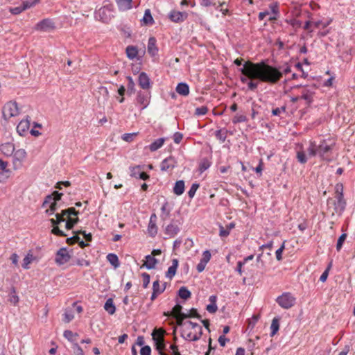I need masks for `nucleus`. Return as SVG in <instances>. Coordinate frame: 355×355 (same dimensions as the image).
<instances>
[{
  "mask_svg": "<svg viewBox=\"0 0 355 355\" xmlns=\"http://www.w3.org/2000/svg\"><path fill=\"white\" fill-rule=\"evenodd\" d=\"M240 71L242 73L240 77L241 83L246 84L249 90L255 91L259 83L276 84L282 78L284 73H290L291 69L288 64L284 67L282 71L278 68L268 64L263 61L259 62L247 61Z\"/></svg>",
  "mask_w": 355,
  "mask_h": 355,
  "instance_id": "obj_1",
  "label": "nucleus"
},
{
  "mask_svg": "<svg viewBox=\"0 0 355 355\" xmlns=\"http://www.w3.org/2000/svg\"><path fill=\"white\" fill-rule=\"evenodd\" d=\"M178 326L180 328L181 336L186 340H198L202 334V327L198 323L185 320Z\"/></svg>",
  "mask_w": 355,
  "mask_h": 355,
  "instance_id": "obj_2",
  "label": "nucleus"
},
{
  "mask_svg": "<svg viewBox=\"0 0 355 355\" xmlns=\"http://www.w3.org/2000/svg\"><path fill=\"white\" fill-rule=\"evenodd\" d=\"M78 214V211L73 207H71L62 210L61 214H56V218H51L50 221L53 225L66 221V229L71 230L78 221V218L76 217Z\"/></svg>",
  "mask_w": 355,
  "mask_h": 355,
  "instance_id": "obj_3",
  "label": "nucleus"
},
{
  "mask_svg": "<svg viewBox=\"0 0 355 355\" xmlns=\"http://www.w3.org/2000/svg\"><path fill=\"white\" fill-rule=\"evenodd\" d=\"M337 193L336 202L332 199L328 200V204L333 203L334 205V210L331 211L332 216L335 214H341L345 207V201L343 199V186L337 184L336 187Z\"/></svg>",
  "mask_w": 355,
  "mask_h": 355,
  "instance_id": "obj_4",
  "label": "nucleus"
},
{
  "mask_svg": "<svg viewBox=\"0 0 355 355\" xmlns=\"http://www.w3.org/2000/svg\"><path fill=\"white\" fill-rule=\"evenodd\" d=\"M318 145L315 141H311L309 146L306 148L307 155L303 150L297 152V159L301 164H305L307 162L308 157H312L318 155Z\"/></svg>",
  "mask_w": 355,
  "mask_h": 355,
  "instance_id": "obj_5",
  "label": "nucleus"
},
{
  "mask_svg": "<svg viewBox=\"0 0 355 355\" xmlns=\"http://www.w3.org/2000/svg\"><path fill=\"white\" fill-rule=\"evenodd\" d=\"M27 157V153L24 149H18L12 154V168L15 171L22 168L23 163Z\"/></svg>",
  "mask_w": 355,
  "mask_h": 355,
  "instance_id": "obj_6",
  "label": "nucleus"
},
{
  "mask_svg": "<svg viewBox=\"0 0 355 355\" xmlns=\"http://www.w3.org/2000/svg\"><path fill=\"white\" fill-rule=\"evenodd\" d=\"M3 116L8 120L19 114V107L16 102L9 101L4 105L2 110Z\"/></svg>",
  "mask_w": 355,
  "mask_h": 355,
  "instance_id": "obj_7",
  "label": "nucleus"
},
{
  "mask_svg": "<svg viewBox=\"0 0 355 355\" xmlns=\"http://www.w3.org/2000/svg\"><path fill=\"white\" fill-rule=\"evenodd\" d=\"M276 302L283 309H288L295 303V297L290 293H284L279 296Z\"/></svg>",
  "mask_w": 355,
  "mask_h": 355,
  "instance_id": "obj_8",
  "label": "nucleus"
},
{
  "mask_svg": "<svg viewBox=\"0 0 355 355\" xmlns=\"http://www.w3.org/2000/svg\"><path fill=\"white\" fill-rule=\"evenodd\" d=\"M71 258L67 250L64 248H60L56 253L55 255V263L59 265H63L67 263Z\"/></svg>",
  "mask_w": 355,
  "mask_h": 355,
  "instance_id": "obj_9",
  "label": "nucleus"
},
{
  "mask_svg": "<svg viewBox=\"0 0 355 355\" xmlns=\"http://www.w3.org/2000/svg\"><path fill=\"white\" fill-rule=\"evenodd\" d=\"M53 21L50 19H44L39 21L35 27V29L40 31H49L54 29Z\"/></svg>",
  "mask_w": 355,
  "mask_h": 355,
  "instance_id": "obj_10",
  "label": "nucleus"
},
{
  "mask_svg": "<svg viewBox=\"0 0 355 355\" xmlns=\"http://www.w3.org/2000/svg\"><path fill=\"white\" fill-rule=\"evenodd\" d=\"M182 306L180 304H176L171 311L170 315L174 317L176 320L177 324L185 321V313L182 312Z\"/></svg>",
  "mask_w": 355,
  "mask_h": 355,
  "instance_id": "obj_11",
  "label": "nucleus"
},
{
  "mask_svg": "<svg viewBox=\"0 0 355 355\" xmlns=\"http://www.w3.org/2000/svg\"><path fill=\"white\" fill-rule=\"evenodd\" d=\"M188 17V14L186 12H181L177 10H172L168 15L169 19L175 23L183 22Z\"/></svg>",
  "mask_w": 355,
  "mask_h": 355,
  "instance_id": "obj_12",
  "label": "nucleus"
},
{
  "mask_svg": "<svg viewBox=\"0 0 355 355\" xmlns=\"http://www.w3.org/2000/svg\"><path fill=\"white\" fill-rule=\"evenodd\" d=\"M48 205L49 207L46 209V213L49 215L53 214L57 209V203L54 201L52 196H48L43 202L44 207H46Z\"/></svg>",
  "mask_w": 355,
  "mask_h": 355,
  "instance_id": "obj_13",
  "label": "nucleus"
},
{
  "mask_svg": "<svg viewBox=\"0 0 355 355\" xmlns=\"http://www.w3.org/2000/svg\"><path fill=\"white\" fill-rule=\"evenodd\" d=\"M137 103L140 105L141 110L148 107L150 101V94L139 92L137 96Z\"/></svg>",
  "mask_w": 355,
  "mask_h": 355,
  "instance_id": "obj_14",
  "label": "nucleus"
},
{
  "mask_svg": "<svg viewBox=\"0 0 355 355\" xmlns=\"http://www.w3.org/2000/svg\"><path fill=\"white\" fill-rule=\"evenodd\" d=\"M177 162L173 157H168L164 159L160 165V168L162 171H167L174 168L176 166Z\"/></svg>",
  "mask_w": 355,
  "mask_h": 355,
  "instance_id": "obj_15",
  "label": "nucleus"
},
{
  "mask_svg": "<svg viewBox=\"0 0 355 355\" xmlns=\"http://www.w3.org/2000/svg\"><path fill=\"white\" fill-rule=\"evenodd\" d=\"M318 155L322 159L329 160V153L331 151V147L322 142L321 144L318 145Z\"/></svg>",
  "mask_w": 355,
  "mask_h": 355,
  "instance_id": "obj_16",
  "label": "nucleus"
},
{
  "mask_svg": "<svg viewBox=\"0 0 355 355\" xmlns=\"http://www.w3.org/2000/svg\"><path fill=\"white\" fill-rule=\"evenodd\" d=\"M138 83H139V85L143 89H148L151 87L150 80L148 76L144 72H141L139 75Z\"/></svg>",
  "mask_w": 355,
  "mask_h": 355,
  "instance_id": "obj_17",
  "label": "nucleus"
},
{
  "mask_svg": "<svg viewBox=\"0 0 355 355\" xmlns=\"http://www.w3.org/2000/svg\"><path fill=\"white\" fill-rule=\"evenodd\" d=\"M30 121L28 119L21 120L17 126V132L19 135H25L29 130Z\"/></svg>",
  "mask_w": 355,
  "mask_h": 355,
  "instance_id": "obj_18",
  "label": "nucleus"
},
{
  "mask_svg": "<svg viewBox=\"0 0 355 355\" xmlns=\"http://www.w3.org/2000/svg\"><path fill=\"white\" fill-rule=\"evenodd\" d=\"M0 151L6 156H11L15 152V146L10 142L3 144L0 146Z\"/></svg>",
  "mask_w": 355,
  "mask_h": 355,
  "instance_id": "obj_19",
  "label": "nucleus"
},
{
  "mask_svg": "<svg viewBox=\"0 0 355 355\" xmlns=\"http://www.w3.org/2000/svg\"><path fill=\"white\" fill-rule=\"evenodd\" d=\"M156 39L153 37H151L148 40V52L152 56H155L157 54L158 49L156 44Z\"/></svg>",
  "mask_w": 355,
  "mask_h": 355,
  "instance_id": "obj_20",
  "label": "nucleus"
},
{
  "mask_svg": "<svg viewBox=\"0 0 355 355\" xmlns=\"http://www.w3.org/2000/svg\"><path fill=\"white\" fill-rule=\"evenodd\" d=\"M176 92L184 96H187L189 94V87L185 83H180L178 84L175 88Z\"/></svg>",
  "mask_w": 355,
  "mask_h": 355,
  "instance_id": "obj_21",
  "label": "nucleus"
},
{
  "mask_svg": "<svg viewBox=\"0 0 355 355\" xmlns=\"http://www.w3.org/2000/svg\"><path fill=\"white\" fill-rule=\"evenodd\" d=\"M120 10L125 11L132 8V0H115Z\"/></svg>",
  "mask_w": 355,
  "mask_h": 355,
  "instance_id": "obj_22",
  "label": "nucleus"
},
{
  "mask_svg": "<svg viewBox=\"0 0 355 355\" xmlns=\"http://www.w3.org/2000/svg\"><path fill=\"white\" fill-rule=\"evenodd\" d=\"M178 266V261L175 259L172 261V265L168 268L167 272H166V277L168 279H172L175 273Z\"/></svg>",
  "mask_w": 355,
  "mask_h": 355,
  "instance_id": "obj_23",
  "label": "nucleus"
},
{
  "mask_svg": "<svg viewBox=\"0 0 355 355\" xmlns=\"http://www.w3.org/2000/svg\"><path fill=\"white\" fill-rule=\"evenodd\" d=\"M145 259L144 266L148 270L154 268L157 263V260L150 254L146 256Z\"/></svg>",
  "mask_w": 355,
  "mask_h": 355,
  "instance_id": "obj_24",
  "label": "nucleus"
},
{
  "mask_svg": "<svg viewBox=\"0 0 355 355\" xmlns=\"http://www.w3.org/2000/svg\"><path fill=\"white\" fill-rule=\"evenodd\" d=\"M185 185L183 180H178L175 183L173 193L177 196H180L184 192Z\"/></svg>",
  "mask_w": 355,
  "mask_h": 355,
  "instance_id": "obj_25",
  "label": "nucleus"
},
{
  "mask_svg": "<svg viewBox=\"0 0 355 355\" xmlns=\"http://www.w3.org/2000/svg\"><path fill=\"white\" fill-rule=\"evenodd\" d=\"M104 309L110 315H113L115 313L116 307L112 298H109L106 300L104 304Z\"/></svg>",
  "mask_w": 355,
  "mask_h": 355,
  "instance_id": "obj_26",
  "label": "nucleus"
},
{
  "mask_svg": "<svg viewBox=\"0 0 355 355\" xmlns=\"http://www.w3.org/2000/svg\"><path fill=\"white\" fill-rule=\"evenodd\" d=\"M8 301L14 306L17 305L19 301V296L17 294L16 289L15 287H12L10 293L8 295Z\"/></svg>",
  "mask_w": 355,
  "mask_h": 355,
  "instance_id": "obj_27",
  "label": "nucleus"
},
{
  "mask_svg": "<svg viewBox=\"0 0 355 355\" xmlns=\"http://www.w3.org/2000/svg\"><path fill=\"white\" fill-rule=\"evenodd\" d=\"M180 231V228L177 225L175 224H169L166 227L165 232L169 236H175Z\"/></svg>",
  "mask_w": 355,
  "mask_h": 355,
  "instance_id": "obj_28",
  "label": "nucleus"
},
{
  "mask_svg": "<svg viewBox=\"0 0 355 355\" xmlns=\"http://www.w3.org/2000/svg\"><path fill=\"white\" fill-rule=\"evenodd\" d=\"M171 209L169 207L168 203L165 202L163 203L161 207V214L160 217L162 220L167 219L170 216Z\"/></svg>",
  "mask_w": 355,
  "mask_h": 355,
  "instance_id": "obj_29",
  "label": "nucleus"
},
{
  "mask_svg": "<svg viewBox=\"0 0 355 355\" xmlns=\"http://www.w3.org/2000/svg\"><path fill=\"white\" fill-rule=\"evenodd\" d=\"M141 22L144 25L153 24L154 23V19L151 15L150 9H146L145 10Z\"/></svg>",
  "mask_w": 355,
  "mask_h": 355,
  "instance_id": "obj_30",
  "label": "nucleus"
},
{
  "mask_svg": "<svg viewBox=\"0 0 355 355\" xmlns=\"http://www.w3.org/2000/svg\"><path fill=\"white\" fill-rule=\"evenodd\" d=\"M164 331L162 329H155L152 333L153 340L155 343L164 341Z\"/></svg>",
  "mask_w": 355,
  "mask_h": 355,
  "instance_id": "obj_31",
  "label": "nucleus"
},
{
  "mask_svg": "<svg viewBox=\"0 0 355 355\" xmlns=\"http://www.w3.org/2000/svg\"><path fill=\"white\" fill-rule=\"evenodd\" d=\"M107 259L114 268H117L120 265L117 255L114 253L108 254L107 255Z\"/></svg>",
  "mask_w": 355,
  "mask_h": 355,
  "instance_id": "obj_32",
  "label": "nucleus"
},
{
  "mask_svg": "<svg viewBox=\"0 0 355 355\" xmlns=\"http://www.w3.org/2000/svg\"><path fill=\"white\" fill-rule=\"evenodd\" d=\"M313 98V92L309 89H304L300 98L304 99L307 104L311 103Z\"/></svg>",
  "mask_w": 355,
  "mask_h": 355,
  "instance_id": "obj_33",
  "label": "nucleus"
},
{
  "mask_svg": "<svg viewBox=\"0 0 355 355\" xmlns=\"http://www.w3.org/2000/svg\"><path fill=\"white\" fill-rule=\"evenodd\" d=\"M164 143V138H159L154 141L150 146L149 149L150 151L154 152L160 148Z\"/></svg>",
  "mask_w": 355,
  "mask_h": 355,
  "instance_id": "obj_34",
  "label": "nucleus"
},
{
  "mask_svg": "<svg viewBox=\"0 0 355 355\" xmlns=\"http://www.w3.org/2000/svg\"><path fill=\"white\" fill-rule=\"evenodd\" d=\"M126 54L129 59H130V60L135 59L138 54V51H137V47H135L134 46H127Z\"/></svg>",
  "mask_w": 355,
  "mask_h": 355,
  "instance_id": "obj_35",
  "label": "nucleus"
},
{
  "mask_svg": "<svg viewBox=\"0 0 355 355\" xmlns=\"http://www.w3.org/2000/svg\"><path fill=\"white\" fill-rule=\"evenodd\" d=\"M279 329V320L277 318H275L272 320V323L270 325V329H271L270 336L271 337L274 336L278 331Z\"/></svg>",
  "mask_w": 355,
  "mask_h": 355,
  "instance_id": "obj_36",
  "label": "nucleus"
},
{
  "mask_svg": "<svg viewBox=\"0 0 355 355\" xmlns=\"http://www.w3.org/2000/svg\"><path fill=\"white\" fill-rule=\"evenodd\" d=\"M165 288V284L160 285L159 280H156L153 282V290L154 292L161 294L164 291Z\"/></svg>",
  "mask_w": 355,
  "mask_h": 355,
  "instance_id": "obj_37",
  "label": "nucleus"
},
{
  "mask_svg": "<svg viewBox=\"0 0 355 355\" xmlns=\"http://www.w3.org/2000/svg\"><path fill=\"white\" fill-rule=\"evenodd\" d=\"M147 231L150 236L154 237L157 233V227L156 223L149 222Z\"/></svg>",
  "mask_w": 355,
  "mask_h": 355,
  "instance_id": "obj_38",
  "label": "nucleus"
},
{
  "mask_svg": "<svg viewBox=\"0 0 355 355\" xmlns=\"http://www.w3.org/2000/svg\"><path fill=\"white\" fill-rule=\"evenodd\" d=\"M179 296L184 299L187 300L191 297V292L186 287H181L178 291Z\"/></svg>",
  "mask_w": 355,
  "mask_h": 355,
  "instance_id": "obj_39",
  "label": "nucleus"
},
{
  "mask_svg": "<svg viewBox=\"0 0 355 355\" xmlns=\"http://www.w3.org/2000/svg\"><path fill=\"white\" fill-rule=\"evenodd\" d=\"M33 257L31 254H28L23 259L22 267L24 269L29 268V264L33 261Z\"/></svg>",
  "mask_w": 355,
  "mask_h": 355,
  "instance_id": "obj_40",
  "label": "nucleus"
},
{
  "mask_svg": "<svg viewBox=\"0 0 355 355\" xmlns=\"http://www.w3.org/2000/svg\"><path fill=\"white\" fill-rule=\"evenodd\" d=\"M40 2V0H28L22 3V8L25 10L28 9Z\"/></svg>",
  "mask_w": 355,
  "mask_h": 355,
  "instance_id": "obj_41",
  "label": "nucleus"
},
{
  "mask_svg": "<svg viewBox=\"0 0 355 355\" xmlns=\"http://www.w3.org/2000/svg\"><path fill=\"white\" fill-rule=\"evenodd\" d=\"M130 176L138 178L139 173L141 172V166H131L130 167Z\"/></svg>",
  "mask_w": 355,
  "mask_h": 355,
  "instance_id": "obj_42",
  "label": "nucleus"
},
{
  "mask_svg": "<svg viewBox=\"0 0 355 355\" xmlns=\"http://www.w3.org/2000/svg\"><path fill=\"white\" fill-rule=\"evenodd\" d=\"M200 318V316L197 313V310L195 309H191L189 310L187 313H185V320H188V318Z\"/></svg>",
  "mask_w": 355,
  "mask_h": 355,
  "instance_id": "obj_43",
  "label": "nucleus"
},
{
  "mask_svg": "<svg viewBox=\"0 0 355 355\" xmlns=\"http://www.w3.org/2000/svg\"><path fill=\"white\" fill-rule=\"evenodd\" d=\"M215 135L216 138L221 142H224L227 137L226 131L224 130H218L216 132Z\"/></svg>",
  "mask_w": 355,
  "mask_h": 355,
  "instance_id": "obj_44",
  "label": "nucleus"
},
{
  "mask_svg": "<svg viewBox=\"0 0 355 355\" xmlns=\"http://www.w3.org/2000/svg\"><path fill=\"white\" fill-rule=\"evenodd\" d=\"M63 336L65 338H67L69 341L73 342L74 340V338L78 336L77 334H73L70 330H65L64 331Z\"/></svg>",
  "mask_w": 355,
  "mask_h": 355,
  "instance_id": "obj_45",
  "label": "nucleus"
},
{
  "mask_svg": "<svg viewBox=\"0 0 355 355\" xmlns=\"http://www.w3.org/2000/svg\"><path fill=\"white\" fill-rule=\"evenodd\" d=\"M210 166V162L207 159H203L199 165V171L202 173Z\"/></svg>",
  "mask_w": 355,
  "mask_h": 355,
  "instance_id": "obj_46",
  "label": "nucleus"
},
{
  "mask_svg": "<svg viewBox=\"0 0 355 355\" xmlns=\"http://www.w3.org/2000/svg\"><path fill=\"white\" fill-rule=\"evenodd\" d=\"M200 185L198 183L192 184L190 189L188 191V195L190 198H193L196 194V191L199 188Z\"/></svg>",
  "mask_w": 355,
  "mask_h": 355,
  "instance_id": "obj_47",
  "label": "nucleus"
},
{
  "mask_svg": "<svg viewBox=\"0 0 355 355\" xmlns=\"http://www.w3.org/2000/svg\"><path fill=\"white\" fill-rule=\"evenodd\" d=\"M347 238V234L345 233L342 234L338 239L336 244V250L337 251H340L342 248L343 244Z\"/></svg>",
  "mask_w": 355,
  "mask_h": 355,
  "instance_id": "obj_48",
  "label": "nucleus"
},
{
  "mask_svg": "<svg viewBox=\"0 0 355 355\" xmlns=\"http://www.w3.org/2000/svg\"><path fill=\"white\" fill-rule=\"evenodd\" d=\"M247 121V118L243 114H236L234 116L232 119L233 123H238L241 122H245Z\"/></svg>",
  "mask_w": 355,
  "mask_h": 355,
  "instance_id": "obj_49",
  "label": "nucleus"
},
{
  "mask_svg": "<svg viewBox=\"0 0 355 355\" xmlns=\"http://www.w3.org/2000/svg\"><path fill=\"white\" fill-rule=\"evenodd\" d=\"M74 318V315H73V313L71 311H65L64 313V321L67 323L69 322L70 321H71Z\"/></svg>",
  "mask_w": 355,
  "mask_h": 355,
  "instance_id": "obj_50",
  "label": "nucleus"
},
{
  "mask_svg": "<svg viewBox=\"0 0 355 355\" xmlns=\"http://www.w3.org/2000/svg\"><path fill=\"white\" fill-rule=\"evenodd\" d=\"M208 109L206 106L197 107L195 110V114L197 116H203L207 113Z\"/></svg>",
  "mask_w": 355,
  "mask_h": 355,
  "instance_id": "obj_51",
  "label": "nucleus"
},
{
  "mask_svg": "<svg viewBox=\"0 0 355 355\" xmlns=\"http://www.w3.org/2000/svg\"><path fill=\"white\" fill-rule=\"evenodd\" d=\"M211 255L210 252L209 250H205L202 253V258L200 259V261L207 264V263L211 259Z\"/></svg>",
  "mask_w": 355,
  "mask_h": 355,
  "instance_id": "obj_52",
  "label": "nucleus"
},
{
  "mask_svg": "<svg viewBox=\"0 0 355 355\" xmlns=\"http://www.w3.org/2000/svg\"><path fill=\"white\" fill-rule=\"evenodd\" d=\"M284 248H285V242H284L282 243V245H281V247L277 249L275 252V255H276V259L278 260V261H281L282 259V252L284 250Z\"/></svg>",
  "mask_w": 355,
  "mask_h": 355,
  "instance_id": "obj_53",
  "label": "nucleus"
},
{
  "mask_svg": "<svg viewBox=\"0 0 355 355\" xmlns=\"http://www.w3.org/2000/svg\"><path fill=\"white\" fill-rule=\"evenodd\" d=\"M136 135V133H126L123 135L122 139L125 141L130 142L134 139Z\"/></svg>",
  "mask_w": 355,
  "mask_h": 355,
  "instance_id": "obj_54",
  "label": "nucleus"
},
{
  "mask_svg": "<svg viewBox=\"0 0 355 355\" xmlns=\"http://www.w3.org/2000/svg\"><path fill=\"white\" fill-rule=\"evenodd\" d=\"M230 231L227 229V227L225 228L223 226L220 225V231L219 236L220 237H227L230 234Z\"/></svg>",
  "mask_w": 355,
  "mask_h": 355,
  "instance_id": "obj_55",
  "label": "nucleus"
},
{
  "mask_svg": "<svg viewBox=\"0 0 355 355\" xmlns=\"http://www.w3.org/2000/svg\"><path fill=\"white\" fill-rule=\"evenodd\" d=\"M75 264L77 266H86L87 267L90 265V263L89 261L85 260L84 259H78L76 261Z\"/></svg>",
  "mask_w": 355,
  "mask_h": 355,
  "instance_id": "obj_56",
  "label": "nucleus"
},
{
  "mask_svg": "<svg viewBox=\"0 0 355 355\" xmlns=\"http://www.w3.org/2000/svg\"><path fill=\"white\" fill-rule=\"evenodd\" d=\"M331 263L329 265V266L327 267V268L322 272V274L321 275L320 277V280L322 282H326L327 277H328V275H329V269L331 268Z\"/></svg>",
  "mask_w": 355,
  "mask_h": 355,
  "instance_id": "obj_57",
  "label": "nucleus"
},
{
  "mask_svg": "<svg viewBox=\"0 0 355 355\" xmlns=\"http://www.w3.org/2000/svg\"><path fill=\"white\" fill-rule=\"evenodd\" d=\"M73 348L75 350L74 355H85L83 350L77 343L73 344Z\"/></svg>",
  "mask_w": 355,
  "mask_h": 355,
  "instance_id": "obj_58",
  "label": "nucleus"
},
{
  "mask_svg": "<svg viewBox=\"0 0 355 355\" xmlns=\"http://www.w3.org/2000/svg\"><path fill=\"white\" fill-rule=\"evenodd\" d=\"M142 278H143V286L144 288H147L150 283V275L147 273H143Z\"/></svg>",
  "mask_w": 355,
  "mask_h": 355,
  "instance_id": "obj_59",
  "label": "nucleus"
},
{
  "mask_svg": "<svg viewBox=\"0 0 355 355\" xmlns=\"http://www.w3.org/2000/svg\"><path fill=\"white\" fill-rule=\"evenodd\" d=\"M285 112H286V107L282 106L281 107H277L275 109H273L272 111V113L273 115L277 116V115H279L280 114L284 113Z\"/></svg>",
  "mask_w": 355,
  "mask_h": 355,
  "instance_id": "obj_60",
  "label": "nucleus"
},
{
  "mask_svg": "<svg viewBox=\"0 0 355 355\" xmlns=\"http://www.w3.org/2000/svg\"><path fill=\"white\" fill-rule=\"evenodd\" d=\"M155 344L156 349L159 351V354L162 355V353H164L162 351L165 347L164 340L162 342H156Z\"/></svg>",
  "mask_w": 355,
  "mask_h": 355,
  "instance_id": "obj_61",
  "label": "nucleus"
},
{
  "mask_svg": "<svg viewBox=\"0 0 355 355\" xmlns=\"http://www.w3.org/2000/svg\"><path fill=\"white\" fill-rule=\"evenodd\" d=\"M151 349L149 346L146 345L141 347L140 350V355H150Z\"/></svg>",
  "mask_w": 355,
  "mask_h": 355,
  "instance_id": "obj_62",
  "label": "nucleus"
},
{
  "mask_svg": "<svg viewBox=\"0 0 355 355\" xmlns=\"http://www.w3.org/2000/svg\"><path fill=\"white\" fill-rule=\"evenodd\" d=\"M206 309L208 312L214 313L217 311L218 307L216 304H209L207 305Z\"/></svg>",
  "mask_w": 355,
  "mask_h": 355,
  "instance_id": "obj_63",
  "label": "nucleus"
},
{
  "mask_svg": "<svg viewBox=\"0 0 355 355\" xmlns=\"http://www.w3.org/2000/svg\"><path fill=\"white\" fill-rule=\"evenodd\" d=\"M52 234L60 236H65V234L63 231L60 230L58 227H54L51 230Z\"/></svg>",
  "mask_w": 355,
  "mask_h": 355,
  "instance_id": "obj_64",
  "label": "nucleus"
}]
</instances>
